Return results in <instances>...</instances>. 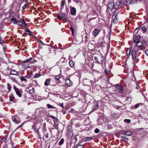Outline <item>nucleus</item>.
I'll use <instances>...</instances> for the list:
<instances>
[{"mask_svg": "<svg viewBox=\"0 0 148 148\" xmlns=\"http://www.w3.org/2000/svg\"><path fill=\"white\" fill-rule=\"evenodd\" d=\"M67 130V136L69 138H72L73 136V130L72 128L70 126V125H68Z\"/></svg>", "mask_w": 148, "mask_h": 148, "instance_id": "nucleus-1", "label": "nucleus"}, {"mask_svg": "<svg viewBox=\"0 0 148 148\" xmlns=\"http://www.w3.org/2000/svg\"><path fill=\"white\" fill-rule=\"evenodd\" d=\"M115 87L116 90L119 92V94H122L123 93V88L121 85L116 84L115 85Z\"/></svg>", "mask_w": 148, "mask_h": 148, "instance_id": "nucleus-2", "label": "nucleus"}, {"mask_svg": "<svg viewBox=\"0 0 148 148\" xmlns=\"http://www.w3.org/2000/svg\"><path fill=\"white\" fill-rule=\"evenodd\" d=\"M140 39V36L139 35H138L136 36V37L134 39V42L136 43V46L137 47H140L141 45H139L140 42H139Z\"/></svg>", "mask_w": 148, "mask_h": 148, "instance_id": "nucleus-3", "label": "nucleus"}, {"mask_svg": "<svg viewBox=\"0 0 148 148\" xmlns=\"http://www.w3.org/2000/svg\"><path fill=\"white\" fill-rule=\"evenodd\" d=\"M108 9L112 11L115 7L114 3L113 1L110 2L108 5Z\"/></svg>", "mask_w": 148, "mask_h": 148, "instance_id": "nucleus-4", "label": "nucleus"}, {"mask_svg": "<svg viewBox=\"0 0 148 148\" xmlns=\"http://www.w3.org/2000/svg\"><path fill=\"white\" fill-rule=\"evenodd\" d=\"M65 83L68 86H72V82L68 77H67L65 79Z\"/></svg>", "mask_w": 148, "mask_h": 148, "instance_id": "nucleus-5", "label": "nucleus"}, {"mask_svg": "<svg viewBox=\"0 0 148 148\" xmlns=\"http://www.w3.org/2000/svg\"><path fill=\"white\" fill-rule=\"evenodd\" d=\"M35 59L32 58H30L29 59H27L23 61V63L28 62L30 64H33L34 62Z\"/></svg>", "mask_w": 148, "mask_h": 148, "instance_id": "nucleus-6", "label": "nucleus"}, {"mask_svg": "<svg viewBox=\"0 0 148 148\" xmlns=\"http://www.w3.org/2000/svg\"><path fill=\"white\" fill-rule=\"evenodd\" d=\"M12 67H11V68H10L9 66L8 67V70H10L11 71L10 72V74L11 75H17L18 74V72L14 70H12L11 68H12Z\"/></svg>", "mask_w": 148, "mask_h": 148, "instance_id": "nucleus-7", "label": "nucleus"}, {"mask_svg": "<svg viewBox=\"0 0 148 148\" xmlns=\"http://www.w3.org/2000/svg\"><path fill=\"white\" fill-rule=\"evenodd\" d=\"M14 88L15 90L16 94L19 97H21L22 95L20 92L19 89L16 87V86H14Z\"/></svg>", "mask_w": 148, "mask_h": 148, "instance_id": "nucleus-8", "label": "nucleus"}, {"mask_svg": "<svg viewBox=\"0 0 148 148\" xmlns=\"http://www.w3.org/2000/svg\"><path fill=\"white\" fill-rule=\"evenodd\" d=\"M137 52L134 50H132L131 55L132 56V58L133 60L135 61L136 58Z\"/></svg>", "mask_w": 148, "mask_h": 148, "instance_id": "nucleus-9", "label": "nucleus"}, {"mask_svg": "<svg viewBox=\"0 0 148 148\" xmlns=\"http://www.w3.org/2000/svg\"><path fill=\"white\" fill-rule=\"evenodd\" d=\"M116 6H117V8L115 7V9H117V10L123 8V5L121 4V1H116Z\"/></svg>", "mask_w": 148, "mask_h": 148, "instance_id": "nucleus-10", "label": "nucleus"}, {"mask_svg": "<svg viewBox=\"0 0 148 148\" xmlns=\"http://www.w3.org/2000/svg\"><path fill=\"white\" fill-rule=\"evenodd\" d=\"M27 77H26V76H21L20 77V79L21 82L23 81L25 82H27L28 81L27 79Z\"/></svg>", "mask_w": 148, "mask_h": 148, "instance_id": "nucleus-11", "label": "nucleus"}, {"mask_svg": "<svg viewBox=\"0 0 148 148\" xmlns=\"http://www.w3.org/2000/svg\"><path fill=\"white\" fill-rule=\"evenodd\" d=\"M17 20H16V18L14 17H12L10 20V21L14 24H17Z\"/></svg>", "mask_w": 148, "mask_h": 148, "instance_id": "nucleus-12", "label": "nucleus"}, {"mask_svg": "<svg viewBox=\"0 0 148 148\" xmlns=\"http://www.w3.org/2000/svg\"><path fill=\"white\" fill-rule=\"evenodd\" d=\"M51 78H48L47 79L44 83V84L45 86H47L50 84L51 81Z\"/></svg>", "mask_w": 148, "mask_h": 148, "instance_id": "nucleus-13", "label": "nucleus"}, {"mask_svg": "<svg viewBox=\"0 0 148 148\" xmlns=\"http://www.w3.org/2000/svg\"><path fill=\"white\" fill-rule=\"evenodd\" d=\"M76 9L72 7L71 8V14L72 15H75L76 14Z\"/></svg>", "mask_w": 148, "mask_h": 148, "instance_id": "nucleus-14", "label": "nucleus"}, {"mask_svg": "<svg viewBox=\"0 0 148 148\" xmlns=\"http://www.w3.org/2000/svg\"><path fill=\"white\" fill-rule=\"evenodd\" d=\"M131 0H125L123 2V4L125 5H127L130 4H132Z\"/></svg>", "mask_w": 148, "mask_h": 148, "instance_id": "nucleus-15", "label": "nucleus"}, {"mask_svg": "<svg viewBox=\"0 0 148 148\" xmlns=\"http://www.w3.org/2000/svg\"><path fill=\"white\" fill-rule=\"evenodd\" d=\"M26 76L27 78L28 79L32 78V77L33 76L32 72L27 73V74Z\"/></svg>", "mask_w": 148, "mask_h": 148, "instance_id": "nucleus-16", "label": "nucleus"}, {"mask_svg": "<svg viewBox=\"0 0 148 148\" xmlns=\"http://www.w3.org/2000/svg\"><path fill=\"white\" fill-rule=\"evenodd\" d=\"M117 14L116 13V11L115 12L114 14H113V15H114V16L115 15V16L113 20V22L114 23H116V21H117V19H118Z\"/></svg>", "mask_w": 148, "mask_h": 148, "instance_id": "nucleus-17", "label": "nucleus"}, {"mask_svg": "<svg viewBox=\"0 0 148 148\" xmlns=\"http://www.w3.org/2000/svg\"><path fill=\"white\" fill-rule=\"evenodd\" d=\"M10 100V101L15 102L16 99L13 95H11L9 96Z\"/></svg>", "mask_w": 148, "mask_h": 148, "instance_id": "nucleus-18", "label": "nucleus"}, {"mask_svg": "<svg viewBox=\"0 0 148 148\" xmlns=\"http://www.w3.org/2000/svg\"><path fill=\"white\" fill-rule=\"evenodd\" d=\"M142 0H131L132 4H137L141 2Z\"/></svg>", "mask_w": 148, "mask_h": 148, "instance_id": "nucleus-19", "label": "nucleus"}, {"mask_svg": "<svg viewBox=\"0 0 148 148\" xmlns=\"http://www.w3.org/2000/svg\"><path fill=\"white\" fill-rule=\"evenodd\" d=\"M126 51V54L127 56L130 55V53L131 49L130 48L125 49Z\"/></svg>", "mask_w": 148, "mask_h": 148, "instance_id": "nucleus-20", "label": "nucleus"}, {"mask_svg": "<svg viewBox=\"0 0 148 148\" xmlns=\"http://www.w3.org/2000/svg\"><path fill=\"white\" fill-rule=\"evenodd\" d=\"M99 32V30L97 29H94L93 31V35L95 36H97Z\"/></svg>", "mask_w": 148, "mask_h": 148, "instance_id": "nucleus-21", "label": "nucleus"}, {"mask_svg": "<svg viewBox=\"0 0 148 148\" xmlns=\"http://www.w3.org/2000/svg\"><path fill=\"white\" fill-rule=\"evenodd\" d=\"M25 30L26 31V32L28 33L27 34H28L29 36H31L32 35V32L29 29H25Z\"/></svg>", "mask_w": 148, "mask_h": 148, "instance_id": "nucleus-22", "label": "nucleus"}, {"mask_svg": "<svg viewBox=\"0 0 148 148\" xmlns=\"http://www.w3.org/2000/svg\"><path fill=\"white\" fill-rule=\"evenodd\" d=\"M17 24L18 25L22 26L23 27V25H24V23H23L22 21L19 20H17Z\"/></svg>", "mask_w": 148, "mask_h": 148, "instance_id": "nucleus-23", "label": "nucleus"}, {"mask_svg": "<svg viewBox=\"0 0 148 148\" xmlns=\"http://www.w3.org/2000/svg\"><path fill=\"white\" fill-rule=\"evenodd\" d=\"M103 123V120L101 118H99L97 121V123L99 125H101Z\"/></svg>", "mask_w": 148, "mask_h": 148, "instance_id": "nucleus-24", "label": "nucleus"}, {"mask_svg": "<svg viewBox=\"0 0 148 148\" xmlns=\"http://www.w3.org/2000/svg\"><path fill=\"white\" fill-rule=\"evenodd\" d=\"M47 106L48 108H54L56 109V108L53 106H52L49 104H47Z\"/></svg>", "mask_w": 148, "mask_h": 148, "instance_id": "nucleus-25", "label": "nucleus"}, {"mask_svg": "<svg viewBox=\"0 0 148 148\" xmlns=\"http://www.w3.org/2000/svg\"><path fill=\"white\" fill-rule=\"evenodd\" d=\"M64 139L63 138H62L60 141L58 143V145H61L62 144H63L64 143Z\"/></svg>", "mask_w": 148, "mask_h": 148, "instance_id": "nucleus-26", "label": "nucleus"}, {"mask_svg": "<svg viewBox=\"0 0 148 148\" xmlns=\"http://www.w3.org/2000/svg\"><path fill=\"white\" fill-rule=\"evenodd\" d=\"M69 64L70 66L71 67H73L74 66V63L72 60L69 62Z\"/></svg>", "mask_w": 148, "mask_h": 148, "instance_id": "nucleus-27", "label": "nucleus"}, {"mask_svg": "<svg viewBox=\"0 0 148 148\" xmlns=\"http://www.w3.org/2000/svg\"><path fill=\"white\" fill-rule=\"evenodd\" d=\"M132 133L130 131H126L125 133V135L127 136H131L132 135Z\"/></svg>", "mask_w": 148, "mask_h": 148, "instance_id": "nucleus-28", "label": "nucleus"}, {"mask_svg": "<svg viewBox=\"0 0 148 148\" xmlns=\"http://www.w3.org/2000/svg\"><path fill=\"white\" fill-rule=\"evenodd\" d=\"M92 138L91 137H87L85 138H84L85 141L86 142H87L90 141L92 139Z\"/></svg>", "mask_w": 148, "mask_h": 148, "instance_id": "nucleus-29", "label": "nucleus"}, {"mask_svg": "<svg viewBox=\"0 0 148 148\" xmlns=\"http://www.w3.org/2000/svg\"><path fill=\"white\" fill-rule=\"evenodd\" d=\"M60 77L59 75H57L56 76L55 79L56 81H58L57 82H60Z\"/></svg>", "mask_w": 148, "mask_h": 148, "instance_id": "nucleus-30", "label": "nucleus"}, {"mask_svg": "<svg viewBox=\"0 0 148 148\" xmlns=\"http://www.w3.org/2000/svg\"><path fill=\"white\" fill-rule=\"evenodd\" d=\"M44 134L45 136V137L46 138H48V134L46 132V130H45V131H44Z\"/></svg>", "mask_w": 148, "mask_h": 148, "instance_id": "nucleus-31", "label": "nucleus"}, {"mask_svg": "<svg viewBox=\"0 0 148 148\" xmlns=\"http://www.w3.org/2000/svg\"><path fill=\"white\" fill-rule=\"evenodd\" d=\"M65 0H62L61 1V9L62 8V7L64 6L65 4Z\"/></svg>", "mask_w": 148, "mask_h": 148, "instance_id": "nucleus-32", "label": "nucleus"}, {"mask_svg": "<svg viewBox=\"0 0 148 148\" xmlns=\"http://www.w3.org/2000/svg\"><path fill=\"white\" fill-rule=\"evenodd\" d=\"M121 138L123 139L124 141L125 142H127L129 140V139L125 136H122L121 137Z\"/></svg>", "mask_w": 148, "mask_h": 148, "instance_id": "nucleus-33", "label": "nucleus"}, {"mask_svg": "<svg viewBox=\"0 0 148 148\" xmlns=\"http://www.w3.org/2000/svg\"><path fill=\"white\" fill-rule=\"evenodd\" d=\"M146 42L145 41H143L142 42H141V45L140 47H143V46L144 45H146Z\"/></svg>", "mask_w": 148, "mask_h": 148, "instance_id": "nucleus-34", "label": "nucleus"}, {"mask_svg": "<svg viewBox=\"0 0 148 148\" xmlns=\"http://www.w3.org/2000/svg\"><path fill=\"white\" fill-rule=\"evenodd\" d=\"M98 108V105L97 104H95L93 105L92 108L95 110H96Z\"/></svg>", "mask_w": 148, "mask_h": 148, "instance_id": "nucleus-35", "label": "nucleus"}, {"mask_svg": "<svg viewBox=\"0 0 148 148\" xmlns=\"http://www.w3.org/2000/svg\"><path fill=\"white\" fill-rule=\"evenodd\" d=\"M28 5V3H26L22 7V9L23 10H24L27 7V5Z\"/></svg>", "mask_w": 148, "mask_h": 148, "instance_id": "nucleus-36", "label": "nucleus"}, {"mask_svg": "<svg viewBox=\"0 0 148 148\" xmlns=\"http://www.w3.org/2000/svg\"><path fill=\"white\" fill-rule=\"evenodd\" d=\"M34 88H32V89L29 90V92L31 94H33L34 93Z\"/></svg>", "mask_w": 148, "mask_h": 148, "instance_id": "nucleus-37", "label": "nucleus"}, {"mask_svg": "<svg viewBox=\"0 0 148 148\" xmlns=\"http://www.w3.org/2000/svg\"><path fill=\"white\" fill-rule=\"evenodd\" d=\"M10 16L12 17H14L16 16L15 13L14 12H10Z\"/></svg>", "mask_w": 148, "mask_h": 148, "instance_id": "nucleus-38", "label": "nucleus"}, {"mask_svg": "<svg viewBox=\"0 0 148 148\" xmlns=\"http://www.w3.org/2000/svg\"><path fill=\"white\" fill-rule=\"evenodd\" d=\"M8 88V92H10L11 90V86L9 83L7 84Z\"/></svg>", "mask_w": 148, "mask_h": 148, "instance_id": "nucleus-39", "label": "nucleus"}, {"mask_svg": "<svg viewBox=\"0 0 148 148\" xmlns=\"http://www.w3.org/2000/svg\"><path fill=\"white\" fill-rule=\"evenodd\" d=\"M42 75V74L38 73L36 75H35L34 76V77L33 78H38V77H40V76H41Z\"/></svg>", "mask_w": 148, "mask_h": 148, "instance_id": "nucleus-40", "label": "nucleus"}, {"mask_svg": "<svg viewBox=\"0 0 148 148\" xmlns=\"http://www.w3.org/2000/svg\"><path fill=\"white\" fill-rule=\"evenodd\" d=\"M57 18L60 20H62L63 19V18L60 15H58L57 16Z\"/></svg>", "mask_w": 148, "mask_h": 148, "instance_id": "nucleus-41", "label": "nucleus"}, {"mask_svg": "<svg viewBox=\"0 0 148 148\" xmlns=\"http://www.w3.org/2000/svg\"><path fill=\"white\" fill-rule=\"evenodd\" d=\"M23 23H24V25H23V27H26L27 26V24H26L25 21H24V19H23L22 20V21Z\"/></svg>", "mask_w": 148, "mask_h": 148, "instance_id": "nucleus-42", "label": "nucleus"}, {"mask_svg": "<svg viewBox=\"0 0 148 148\" xmlns=\"http://www.w3.org/2000/svg\"><path fill=\"white\" fill-rule=\"evenodd\" d=\"M13 121L16 124L18 123V121L17 120L16 118H14L13 120Z\"/></svg>", "mask_w": 148, "mask_h": 148, "instance_id": "nucleus-43", "label": "nucleus"}, {"mask_svg": "<svg viewBox=\"0 0 148 148\" xmlns=\"http://www.w3.org/2000/svg\"><path fill=\"white\" fill-rule=\"evenodd\" d=\"M142 29L143 32H145L147 31V28L146 27L143 26L142 28Z\"/></svg>", "mask_w": 148, "mask_h": 148, "instance_id": "nucleus-44", "label": "nucleus"}, {"mask_svg": "<svg viewBox=\"0 0 148 148\" xmlns=\"http://www.w3.org/2000/svg\"><path fill=\"white\" fill-rule=\"evenodd\" d=\"M97 45H98L99 47H102L103 46V42L99 43L98 44H97Z\"/></svg>", "mask_w": 148, "mask_h": 148, "instance_id": "nucleus-45", "label": "nucleus"}, {"mask_svg": "<svg viewBox=\"0 0 148 148\" xmlns=\"http://www.w3.org/2000/svg\"><path fill=\"white\" fill-rule=\"evenodd\" d=\"M84 145H78L76 148H84Z\"/></svg>", "mask_w": 148, "mask_h": 148, "instance_id": "nucleus-46", "label": "nucleus"}, {"mask_svg": "<svg viewBox=\"0 0 148 148\" xmlns=\"http://www.w3.org/2000/svg\"><path fill=\"white\" fill-rule=\"evenodd\" d=\"M65 59H66L65 58H64V57H62L60 59V62H64V61Z\"/></svg>", "mask_w": 148, "mask_h": 148, "instance_id": "nucleus-47", "label": "nucleus"}, {"mask_svg": "<svg viewBox=\"0 0 148 148\" xmlns=\"http://www.w3.org/2000/svg\"><path fill=\"white\" fill-rule=\"evenodd\" d=\"M126 132L123 130H121L120 131V133L123 135H125Z\"/></svg>", "mask_w": 148, "mask_h": 148, "instance_id": "nucleus-48", "label": "nucleus"}, {"mask_svg": "<svg viewBox=\"0 0 148 148\" xmlns=\"http://www.w3.org/2000/svg\"><path fill=\"white\" fill-rule=\"evenodd\" d=\"M99 130L98 128H96L95 130V132L96 133H98L99 132Z\"/></svg>", "mask_w": 148, "mask_h": 148, "instance_id": "nucleus-49", "label": "nucleus"}, {"mask_svg": "<svg viewBox=\"0 0 148 148\" xmlns=\"http://www.w3.org/2000/svg\"><path fill=\"white\" fill-rule=\"evenodd\" d=\"M70 30L71 31L72 35H73L74 32V30L72 26H71L70 28Z\"/></svg>", "mask_w": 148, "mask_h": 148, "instance_id": "nucleus-50", "label": "nucleus"}, {"mask_svg": "<svg viewBox=\"0 0 148 148\" xmlns=\"http://www.w3.org/2000/svg\"><path fill=\"white\" fill-rule=\"evenodd\" d=\"M126 121L127 123H130L131 122L130 120V119H125V120L124 121Z\"/></svg>", "mask_w": 148, "mask_h": 148, "instance_id": "nucleus-51", "label": "nucleus"}, {"mask_svg": "<svg viewBox=\"0 0 148 148\" xmlns=\"http://www.w3.org/2000/svg\"><path fill=\"white\" fill-rule=\"evenodd\" d=\"M97 17H94V18H91L90 19H88V22H90V21L92 20H93V19H96V18H97Z\"/></svg>", "mask_w": 148, "mask_h": 148, "instance_id": "nucleus-52", "label": "nucleus"}, {"mask_svg": "<svg viewBox=\"0 0 148 148\" xmlns=\"http://www.w3.org/2000/svg\"><path fill=\"white\" fill-rule=\"evenodd\" d=\"M60 15L63 18H64L65 16V14L64 13H62Z\"/></svg>", "mask_w": 148, "mask_h": 148, "instance_id": "nucleus-53", "label": "nucleus"}, {"mask_svg": "<svg viewBox=\"0 0 148 148\" xmlns=\"http://www.w3.org/2000/svg\"><path fill=\"white\" fill-rule=\"evenodd\" d=\"M59 105L61 107H62L63 108H64V107L63 105L64 103H60Z\"/></svg>", "mask_w": 148, "mask_h": 148, "instance_id": "nucleus-54", "label": "nucleus"}, {"mask_svg": "<svg viewBox=\"0 0 148 148\" xmlns=\"http://www.w3.org/2000/svg\"><path fill=\"white\" fill-rule=\"evenodd\" d=\"M50 117L53 119H56V120H57V118H56V117L54 116H53V115H51L50 116Z\"/></svg>", "mask_w": 148, "mask_h": 148, "instance_id": "nucleus-55", "label": "nucleus"}, {"mask_svg": "<svg viewBox=\"0 0 148 148\" xmlns=\"http://www.w3.org/2000/svg\"><path fill=\"white\" fill-rule=\"evenodd\" d=\"M136 88L138 90L140 89V88L139 85L138 84H137V86L136 87Z\"/></svg>", "mask_w": 148, "mask_h": 148, "instance_id": "nucleus-56", "label": "nucleus"}, {"mask_svg": "<svg viewBox=\"0 0 148 148\" xmlns=\"http://www.w3.org/2000/svg\"><path fill=\"white\" fill-rule=\"evenodd\" d=\"M139 106V104L138 103L136 104V105H135V108H138Z\"/></svg>", "mask_w": 148, "mask_h": 148, "instance_id": "nucleus-57", "label": "nucleus"}, {"mask_svg": "<svg viewBox=\"0 0 148 148\" xmlns=\"http://www.w3.org/2000/svg\"><path fill=\"white\" fill-rule=\"evenodd\" d=\"M104 72L105 73L106 75H108V70L107 69H106L105 70Z\"/></svg>", "mask_w": 148, "mask_h": 148, "instance_id": "nucleus-58", "label": "nucleus"}, {"mask_svg": "<svg viewBox=\"0 0 148 148\" xmlns=\"http://www.w3.org/2000/svg\"><path fill=\"white\" fill-rule=\"evenodd\" d=\"M94 60H95V61L96 62H98V58L96 57H94Z\"/></svg>", "mask_w": 148, "mask_h": 148, "instance_id": "nucleus-59", "label": "nucleus"}, {"mask_svg": "<svg viewBox=\"0 0 148 148\" xmlns=\"http://www.w3.org/2000/svg\"><path fill=\"white\" fill-rule=\"evenodd\" d=\"M77 136L78 135H76L74 137V139L76 140L75 142H77Z\"/></svg>", "mask_w": 148, "mask_h": 148, "instance_id": "nucleus-60", "label": "nucleus"}, {"mask_svg": "<svg viewBox=\"0 0 148 148\" xmlns=\"http://www.w3.org/2000/svg\"><path fill=\"white\" fill-rule=\"evenodd\" d=\"M74 1L77 3H79L80 2V0H74Z\"/></svg>", "mask_w": 148, "mask_h": 148, "instance_id": "nucleus-61", "label": "nucleus"}, {"mask_svg": "<svg viewBox=\"0 0 148 148\" xmlns=\"http://www.w3.org/2000/svg\"><path fill=\"white\" fill-rule=\"evenodd\" d=\"M63 19L65 21L64 22H67V18L66 17H64V18H63Z\"/></svg>", "mask_w": 148, "mask_h": 148, "instance_id": "nucleus-62", "label": "nucleus"}, {"mask_svg": "<svg viewBox=\"0 0 148 148\" xmlns=\"http://www.w3.org/2000/svg\"><path fill=\"white\" fill-rule=\"evenodd\" d=\"M141 29V27H138L135 30V32L137 30H140V29Z\"/></svg>", "mask_w": 148, "mask_h": 148, "instance_id": "nucleus-63", "label": "nucleus"}, {"mask_svg": "<svg viewBox=\"0 0 148 148\" xmlns=\"http://www.w3.org/2000/svg\"><path fill=\"white\" fill-rule=\"evenodd\" d=\"M145 53L148 56V49L146 50L145 51Z\"/></svg>", "mask_w": 148, "mask_h": 148, "instance_id": "nucleus-64", "label": "nucleus"}]
</instances>
